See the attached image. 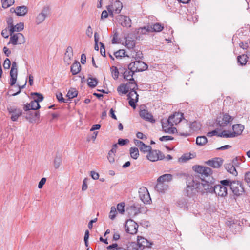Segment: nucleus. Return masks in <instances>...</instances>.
Instances as JSON below:
<instances>
[{"label":"nucleus","instance_id":"nucleus-1","mask_svg":"<svg viewBox=\"0 0 250 250\" xmlns=\"http://www.w3.org/2000/svg\"><path fill=\"white\" fill-rule=\"evenodd\" d=\"M192 169L196 173L195 174H180L186 177L187 187L184 191L185 195L194 200L198 193L202 194L205 192L213 193L214 186L212 184L203 180L212 174V169L200 165L193 166Z\"/></svg>","mask_w":250,"mask_h":250},{"label":"nucleus","instance_id":"nucleus-2","mask_svg":"<svg viewBox=\"0 0 250 250\" xmlns=\"http://www.w3.org/2000/svg\"><path fill=\"white\" fill-rule=\"evenodd\" d=\"M201 125L200 123L194 121L189 125L187 122L184 125H180L178 127L179 135L187 137L190 135L191 130L194 131L200 129Z\"/></svg>","mask_w":250,"mask_h":250},{"label":"nucleus","instance_id":"nucleus-3","mask_svg":"<svg viewBox=\"0 0 250 250\" xmlns=\"http://www.w3.org/2000/svg\"><path fill=\"white\" fill-rule=\"evenodd\" d=\"M221 184L214 185L213 193L218 196L225 197L227 193V188L229 185V179H225L220 181Z\"/></svg>","mask_w":250,"mask_h":250},{"label":"nucleus","instance_id":"nucleus-4","mask_svg":"<svg viewBox=\"0 0 250 250\" xmlns=\"http://www.w3.org/2000/svg\"><path fill=\"white\" fill-rule=\"evenodd\" d=\"M229 181V185L228 187L230 188L232 193L236 196H238L242 195L244 192V188L243 183L241 181L231 180Z\"/></svg>","mask_w":250,"mask_h":250},{"label":"nucleus","instance_id":"nucleus-5","mask_svg":"<svg viewBox=\"0 0 250 250\" xmlns=\"http://www.w3.org/2000/svg\"><path fill=\"white\" fill-rule=\"evenodd\" d=\"M128 69H133L135 72H142L148 68L147 65L142 61H135L128 64Z\"/></svg>","mask_w":250,"mask_h":250},{"label":"nucleus","instance_id":"nucleus-6","mask_svg":"<svg viewBox=\"0 0 250 250\" xmlns=\"http://www.w3.org/2000/svg\"><path fill=\"white\" fill-rule=\"evenodd\" d=\"M7 109L9 114L11 115V120L14 122L17 121L19 117L22 114V110L15 106H9Z\"/></svg>","mask_w":250,"mask_h":250},{"label":"nucleus","instance_id":"nucleus-7","mask_svg":"<svg viewBox=\"0 0 250 250\" xmlns=\"http://www.w3.org/2000/svg\"><path fill=\"white\" fill-rule=\"evenodd\" d=\"M146 157L151 162H156L159 160H163L164 158V155L161 151L153 150L151 148L146 155Z\"/></svg>","mask_w":250,"mask_h":250},{"label":"nucleus","instance_id":"nucleus-8","mask_svg":"<svg viewBox=\"0 0 250 250\" xmlns=\"http://www.w3.org/2000/svg\"><path fill=\"white\" fill-rule=\"evenodd\" d=\"M126 232L130 234H135L137 232L138 225L133 220L128 219L125 225Z\"/></svg>","mask_w":250,"mask_h":250},{"label":"nucleus","instance_id":"nucleus-9","mask_svg":"<svg viewBox=\"0 0 250 250\" xmlns=\"http://www.w3.org/2000/svg\"><path fill=\"white\" fill-rule=\"evenodd\" d=\"M137 241V244H135V245L138 248L133 247L134 249H136V250H143L144 248H150L152 245V242L142 236H138ZM133 247H134V245Z\"/></svg>","mask_w":250,"mask_h":250},{"label":"nucleus","instance_id":"nucleus-10","mask_svg":"<svg viewBox=\"0 0 250 250\" xmlns=\"http://www.w3.org/2000/svg\"><path fill=\"white\" fill-rule=\"evenodd\" d=\"M183 118V114L180 112H175L172 115H170L168 119H167V124L170 126H173L174 125H177L179 123Z\"/></svg>","mask_w":250,"mask_h":250},{"label":"nucleus","instance_id":"nucleus-11","mask_svg":"<svg viewBox=\"0 0 250 250\" xmlns=\"http://www.w3.org/2000/svg\"><path fill=\"white\" fill-rule=\"evenodd\" d=\"M119 24L124 27L129 28L131 26V20L128 16L119 15L116 18Z\"/></svg>","mask_w":250,"mask_h":250},{"label":"nucleus","instance_id":"nucleus-12","mask_svg":"<svg viewBox=\"0 0 250 250\" xmlns=\"http://www.w3.org/2000/svg\"><path fill=\"white\" fill-rule=\"evenodd\" d=\"M172 179V175L170 174H165L160 176L158 179V184L156 186V188L159 192H162L163 189L161 188L162 184L165 182H169Z\"/></svg>","mask_w":250,"mask_h":250},{"label":"nucleus","instance_id":"nucleus-13","mask_svg":"<svg viewBox=\"0 0 250 250\" xmlns=\"http://www.w3.org/2000/svg\"><path fill=\"white\" fill-rule=\"evenodd\" d=\"M139 197L144 204H148L151 201L150 196L147 188L142 187L139 190Z\"/></svg>","mask_w":250,"mask_h":250},{"label":"nucleus","instance_id":"nucleus-14","mask_svg":"<svg viewBox=\"0 0 250 250\" xmlns=\"http://www.w3.org/2000/svg\"><path fill=\"white\" fill-rule=\"evenodd\" d=\"M17 75L18 69L17 63L15 62H13L12 63V66L10 72V76L11 78L9 84L10 85L13 86L16 83L17 79Z\"/></svg>","mask_w":250,"mask_h":250},{"label":"nucleus","instance_id":"nucleus-15","mask_svg":"<svg viewBox=\"0 0 250 250\" xmlns=\"http://www.w3.org/2000/svg\"><path fill=\"white\" fill-rule=\"evenodd\" d=\"M233 120V117L226 113L223 114L221 119L217 118L216 121L220 127H225Z\"/></svg>","mask_w":250,"mask_h":250},{"label":"nucleus","instance_id":"nucleus-16","mask_svg":"<svg viewBox=\"0 0 250 250\" xmlns=\"http://www.w3.org/2000/svg\"><path fill=\"white\" fill-rule=\"evenodd\" d=\"M49 7L48 6H44L42 12L39 13L36 17V22L37 24H40L42 23L45 19L47 15L49 14Z\"/></svg>","mask_w":250,"mask_h":250},{"label":"nucleus","instance_id":"nucleus-17","mask_svg":"<svg viewBox=\"0 0 250 250\" xmlns=\"http://www.w3.org/2000/svg\"><path fill=\"white\" fill-rule=\"evenodd\" d=\"M223 160L220 157H215L206 161L205 163L215 168H219L223 164Z\"/></svg>","mask_w":250,"mask_h":250},{"label":"nucleus","instance_id":"nucleus-18","mask_svg":"<svg viewBox=\"0 0 250 250\" xmlns=\"http://www.w3.org/2000/svg\"><path fill=\"white\" fill-rule=\"evenodd\" d=\"M40 112L39 111H29L26 112L25 118L30 123H33L39 119Z\"/></svg>","mask_w":250,"mask_h":250},{"label":"nucleus","instance_id":"nucleus-19","mask_svg":"<svg viewBox=\"0 0 250 250\" xmlns=\"http://www.w3.org/2000/svg\"><path fill=\"white\" fill-rule=\"evenodd\" d=\"M139 115L141 118L146 121L151 123H154L155 122V120L153 119L152 114L146 109L141 110L139 112Z\"/></svg>","mask_w":250,"mask_h":250},{"label":"nucleus","instance_id":"nucleus-20","mask_svg":"<svg viewBox=\"0 0 250 250\" xmlns=\"http://www.w3.org/2000/svg\"><path fill=\"white\" fill-rule=\"evenodd\" d=\"M127 87L128 88V91L130 90V92L127 94V97L130 98V96H133L134 94H137L136 90L138 89V85L134 80V81H129L126 83Z\"/></svg>","mask_w":250,"mask_h":250},{"label":"nucleus","instance_id":"nucleus-21","mask_svg":"<svg viewBox=\"0 0 250 250\" xmlns=\"http://www.w3.org/2000/svg\"><path fill=\"white\" fill-rule=\"evenodd\" d=\"M107 6H110L115 13L119 14L122 9L123 4L119 0H112L111 4Z\"/></svg>","mask_w":250,"mask_h":250},{"label":"nucleus","instance_id":"nucleus-22","mask_svg":"<svg viewBox=\"0 0 250 250\" xmlns=\"http://www.w3.org/2000/svg\"><path fill=\"white\" fill-rule=\"evenodd\" d=\"M73 56V52L72 47L69 46L66 49L64 56V62L66 65H69L71 63Z\"/></svg>","mask_w":250,"mask_h":250},{"label":"nucleus","instance_id":"nucleus-23","mask_svg":"<svg viewBox=\"0 0 250 250\" xmlns=\"http://www.w3.org/2000/svg\"><path fill=\"white\" fill-rule=\"evenodd\" d=\"M233 131L231 132L233 137L240 135L244 129V126L241 124H235L232 125Z\"/></svg>","mask_w":250,"mask_h":250},{"label":"nucleus","instance_id":"nucleus-24","mask_svg":"<svg viewBox=\"0 0 250 250\" xmlns=\"http://www.w3.org/2000/svg\"><path fill=\"white\" fill-rule=\"evenodd\" d=\"M128 214L130 216H135L141 212L140 209L139 207L133 205L126 209Z\"/></svg>","mask_w":250,"mask_h":250},{"label":"nucleus","instance_id":"nucleus-25","mask_svg":"<svg viewBox=\"0 0 250 250\" xmlns=\"http://www.w3.org/2000/svg\"><path fill=\"white\" fill-rule=\"evenodd\" d=\"M14 12L17 16H23L26 15L28 12V8L26 6H18Z\"/></svg>","mask_w":250,"mask_h":250},{"label":"nucleus","instance_id":"nucleus-26","mask_svg":"<svg viewBox=\"0 0 250 250\" xmlns=\"http://www.w3.org/2000/svg\"><path fill=\"white\" fill-rule=\"evenodd\" d=\"M24 28V24L22 22H20L17 23L16 25H11L10 26V28L9 29L10 34L12 35L14 32L21 31Z\"/></svg>","mask_w":250,"mask_h":250},{"label":"nucleus","instance_id":"nucleus-27","mask_svg":"<svg viewBox=\"0 0 250 250\" xmlns=\"http://www.w3.org/2000/svg\"><path fill=\"white\" fill-rule=\"evenodd\" d=\"M225 169L227 171L234 176H237L238 174L237 171L235 167L232 164L229 163L226 164L224 165Z\"/></svg>","mask_w":250,"mask_h":250},{"label":"nucleus","instance_id":"nucleus-28","mask_svg":"<svg viewBox=\"0 0 250 250\" xmlns=\"http://www.w3.org/2000/svg\"><path fill=\"white\" fill-rule=\"evenodd\" d=\"M135 73L134 69H129V71L125 70L123 73L124 78L126 80L129 81H134V79L133 78V75Z\"/></svg>","mask_w":250,"mask_h":250},{"label":"nucleus","instance_id":"nucleus-29","mask_svg":"<svg viewBox=\"0 0 250 250\" xmlns=\"http://www.w3.org/2000/svg\"><path fill=\"white\" fill-rule=\"evenodd\" d=\"M81 70V66L79 62L76 61L71 66V72L73 75H76Z\"/></svg>","mask_w":250,"mask_h":250},{"label":"nucleus","instance_id":"nucleus-30","mask_svg":"<svg viewBox=\"0 0 250 250\" xmlns=\"http://www.w3.org/2000/svg\"><path fill=\"white\" fill-rule=\"evenodd\" d=\"M151 32H159L163 30L164 26L160 23H156L149 25Z\"/></svg>","mask_w":250,"mask_h":250},{"label":"nucleus","instance_id":"nucleus-31","mask_svg":"<svg viewBox=\"0 0 250 250\" xmlns=\"http://www.w3.org/2000/svg\"><path fill=\"white\" fill-rule=\"evenodd\" d=\"M125 46L129 49H133L135 46V41L131 37H126Z\"/></svg>","mask_w":250,"mask_h":250},{"label":"nucleus","instance_id":"nucleus-32","mask_svg":"<svg viewBox=\"0 0 250 250\" xmlns=\"http://www.w3.org/2000/svg\"><path fill=\"white\" fill-rule=\"evenodd\" d=\"M208 139L205 136H198L196 138V143L198 146H203L207 144Z\"/></svg>","mask_w":250,"mask_h":250},{"label":"nucleus","instance_id":"nucleus-33","mask_svg":"<svg viewBox=\"0 0 250 250\" xmlns=\"http://www.w3.org/2000/svg\"><path fill=\"white\" fill-rule=\"evenodd\" d=\"M248 56L247 55L243 54L237 57V61L241 65L243 66L246 64L248 62Z\"/></svg>","mask_w":250,"mask_h":250},{"label":"nucleus","instance_id":"nucleus-34","mask_svg":"<svg viewBox=\"0 0 250 250\" xmlns=\"http://www.w3.org/2000/svg\"><path fill=\"white\" fill-rule=\"evenodd\" d=\"M117 91L119 94H126L128 92V88L126 84H121L118 87Z\"/></svg>","mask_w":250,"mask_h":250},{"label":"nucleus","instance_id":"nucleus-35","mask_svg":"<svg viewBox=\"0 0 250 250\" xmlns=\"http://www.w3.org/2000/svg\"><path fill=\"white\" fill-rule=\"evenodd\" d=\"M87 81L88 86L92 88L96 87L98 83V80L95 78L89 77Z\"/></svg>","mask_w":250,"mask_h":250},{"label":"nucleus","instance_id":"nucleus-36","mask_svg":"<svg viewBox=\"0 0 250 250\" xmlns=\"http://www.w3.org/2000/svg\"><path fill=\"white\" fill-rule=\"evenodd\" d=\"M151 32L149 25L140 27L137 29V33L142 35L146 34L147 33Z\"/></svg>","mask_w":250,"mask_h":250},{"label":"nucleus","instance_id":"nucleus-37","mask_svg":"<svg viewBox=\"0 0 250 250\" xmlns=\"http://www.w3.org/2000/svg\"><path fill=\"white\" fill-rule=\"evenodd\" d=\"M130 154L131 158L134 159H137L139 156V150L137 147H131L130 149Z\"/></svg>","mask_w":250,"mask_h":250},{"label":"nucleus","instance_id":"nucleus-38","mask_svg":"<svg viewBox=\"0 0 250 250\" xmlns=\"http://www.w3.org/2000/svg\"><path fill=\"white\" fill-rule=\"evenodd\" d=\"M78 95V91L75 88H71L68 91L67 94V97L68 98V100L70 99H72L74 97H77Z\"/></svg>","mask_w":250,"mask_h":250},{"label":"nucleus","instance_id":"nucleus-39","mask_svg":"<svg viewBox=\"0 0 250 250\" xmlns=\"http://www.w3.org/2000/svg\"><path fill=\"white\" fill-rule=\"evenodd\" d=\"M114 55L117 59H121L124 57H129L127 55H125V51L124 49H120L116 52H115Z\"/></svg>","mask_w":250,"mask_h":250},{"label":"nucleus","instance_id":"nucleus-40","mask_svg":"<svg viewBox=\"0 0 250 250\" xmlns=\"http://www.w3.org/2000/svg\"><path fill=\"white\" fill-rule=\"evenodd\" d=\"M135 95H136V99L135 100L132 98V96H130V98L127 97V99H129L128 103L129 105L134 109L136 108V103L138 100V95L137 94Z\"/></svg>","mask_w":250,"mask_h":250},{"label":"nucleus","instance_id":"nucleus-41","mask_svg":"<svg viewBox=\"0 0 250 250\" xmlns=\"http://www.w3.org/2000/svg\"><path fill=\"white\" fill-rule=\"evenodd\" d=\"M218 137L224 138H233L231 132H229L228 130H223L221 133H218Z\"/></svg>","mask_w":250,"mask_h":250},{"label":"nucleus","instance_id":"nucleus-42","mask_svg":"<svg viewBox=\"0 0 250 250\" xmlns=\"http://www.w3.org/2000/svg\"><path fill=\"white\" fill-rule=\"evenodd\" d=\"M2 6L3 8H7L14 3V0H1Z\"/></svg>","mask_w":250,"mask_h":250},{"label":"nucleus","instance_id":"nucleus-43","mask_svg":"<svg viewBox=\"0 0 250 250\" xmlns=\"http://www.w3.org/2000/svg\"><path fill=\"white\" fill-rule=\"evenodd\" d=\"M11 35V37L10 38V41L9 42V43H12L13 45H15L18 44V33L13 34Z\"/></svg>","mask_w":250,"mask_h":250},{"label":"nucleus","instance_id":"nucleus-44","mask_svg":"<svg viewBox=\"0 0 250 250\" xmlns=\"http://www.w3.org/2000/svg\"><path fill=\"white\" fill-rule=\"evenodd\" d=\"M62 162L61 158L59 155H56L54 160V166L57 169L60 166Z\"/></svg>","mask_w":250,"mask_h":250},{"label":"nucleus","instance_id":"nucleus-45","mask_svg":"<svg viewBox=\"0 0 250 250\" xmlns=\"http://www.w3.org/2000/svg\"><path fill=\"white\" fill-rule=\"evenodd\" d=\"M32 95L37 96V98L33 100L36 103L39 104V102H42L43 100V95L39 93L35 92L32 93Z\"/></svg>","mask_w":250,"mask_h":250},{"label":"nucleus","instance_id":"nucleus-46","mask_svg":"<svg viewBox=\"0 0 250 250\" xmlns=\"http://www.w3.org/2000/svg\"><path fill=\"white\" fill-rule=\"evenodd\" d=\"M107 249L108 250H126L125 249L122 247H118V245L117 243L113 244L112 245L108 246L107 247Z\"/></svg>","mask_w":250,"mask_h":250},{"label":"nucleus","instance_id":"nucleus-47","mask_svg":"<svg viewBox=\"0 0 250 250\" xmlns=\"http://www.w3.org/2000/svg\"><path fill=\"white\" fill-rule=\"evenodd\" d=\"M116 208L115 207L113 206L111 208V210L109 213V217L111 220H114L116 216Z\"/></svg>","mask_w":250,"mask_h":250},{"label":"nucleus","instance_id":"nucleus-48","mask_svg":"<svg viewBox=\"0 0 250 250\" xmlns=\"http://www.w3.org/2000/svg\"><path fill=\"white\" fill-rule=\"evenodd\" d=\"M56 97L58 101L60 103H67L68 102V99H65L63 98L62 93H59L58 94H57Z\"/></svg>","mask_w":250,"mask_h":250},{"label":"nucleus","instance_id":"nucleus-49","mask_svg":"<svg viewBox=\"0 0 250 250\" xmlns=\"http://www.w3.org/2000/svg\"><path fill=\"white\" fill-rule=\"evenodd\" d=\"M140 150L141 152H148L150 150L152 147L150 146L146 145L144 143V144L140 147Z\"/></svg>","mask_w":250,"mask_h":250},{"label":"nucleus","instance_id":"nucleus-50","mask_svg":"<svg viewBox=\"0 0 250 250\" xmlns=\"http://www.w3.org/2000/svg\"><path fill=\"white\" fill-rule=\"evenodd\" d=\"M125 204L124 202L120 203L118 204L117 206V209L118 211L121 213V214H123L125 212Z\"/></svg>","mask_w":250,"mask_h":250},{"label":"nucleus","instance_id":"nucleus-51","mask_svg":"<svg viewBox=\"0 0 250 250\" xmlns=\"http://www.w3.org/2000/svg\"><path fill=\"white\" fill-rule=\"evenodd\" d=\"M31 108L32 110H36L41 108V106L38 103H36L34 101H32L30 103Z\"/></svg>","mask_w":250,"mask_h":250},{"label":"nucleus","instance_id":"nucleus-52","mask_svg":"<svg viewBox=\"0 0 250 250\" xmlns=\"http://www.w3.org/2000/svg\"><path fill=\"white\" fill-rule=\"evenodd\" d=\"M113 68H114V69L112 70V71L111 72L112 76L114 79L116 80L118 78V76H119L118 69L116 67H113V66L112 68H111V69H112Z\"/></svg>","mask_w":250,"mask_h":250},{"label":"nucleus","instance_id":"nucleus-53","mask_svg":"<svg viewBox=\"0 0 250 250\" xmlns=\"http://www.w3.org/2000/svg\"><path fill=\"white\" fill-rule=\"evenodd\" d=\"M115 154L113 153L112 151H109L108 153L107 159L110 163H113L115 161Z\"/></svg>","mask_w":250,"mask_h":250},{"label":"nucleus","instance_id":"nucleus-54","mask_svg":"<svg viewBox=\"0 0 250 250\" xmlns=\"http://www.w3.org/2000/svg\"><path fill=\"white\" fill-rule=\"evenodd\" d=\"M18 44H21L25 42V39L22 34L18 33Z\"/></svg>","mask_w":250,"mask_h":250},{"label":"nucleus","instance_id":"nucleus-55","mask_svg":"<svg viewBox=\"0 0 250 250\" xmlns=\"http://www.w3.org/2000/svg\"><path fill=\"white\" fill-rule=\"evenodd\" d=\"M177 205L180 208L185 207L187 205V201L185 199H181L177 201Z\"/></svg>","mask_w":250,"mask_h":250},{"label":"nucleus","instance_id":"nucleus-56","mask_svg":"<svg viewBox=\"0 0 250 250\" xmlns=\"http://www.w3.org/2000/svg\"><path fill=\"white\" fill-rule=\"evenodd\" d=\"M175 131H176L177 133L179 135L178 129H177L175 127H172V126H170L169 128H167L166 130H165V132L168 133H174Z\"/></svg>","mask_w":250,"mask_h":250},{"label":"nucleus","instance_id":"nucleus-57","mask_svg":"<svg viewBox=\"0 0 250 250\" xmlns=\"http://www.w3.org/2000/svg\"><path fill=\"white\" fill-rule=\"evenodd\" d=\"M10 34L9 28H6L2 30L1 35L4 38H8Z\"/></svg>","mask_w":250,"mask_h":250},{"label":"nucleus","instance_id":"nucleus-58","mask_svg":"<svg viewBox=\"0 0 250 250\" xmlns=\"http://www.w3.org/2000/svg\"><path fill=\"white\" fill-rule=\"evenodd\" d=\"M11 65L10 60L8 58H6L3 63V67L5 69H8L10 68Z\"/></svg>","mask_w":250,"mask_h":250},{"label":"nucleus","instance_id":"nucleus-59","mask_svg":"<svg viewBox=\"0 0 250 250\" xmlns=\"http://www.w3.org/2000/svg\"><path fill=\"white\" fill-rule=\"evenodd\" d=\"M162 126L163 130L165 132L167 128L170 127L169 125L167 124V120H162Z\"/></svg>","mask_w":250,"mask_h":250},{"label":"nucleus","instance_id":"nucleus-60","mask_svg":"<svg viewBox=\"0 0 250 250\" xmlns=\"http://www.w3.org/2000/svg\"><path fill=\"white\" fill-rule=\"evenodd\" d=\"M245 181L250 188V171L247 172L245 174Z\"/></svg>","mask_w":250,"mask_h":250},{"label":"nucleus","instance_id":"nucleus-61","mask_svg":"<svg viewBox=\"0 0 250 250\" xmlns=\"http://www.w3.org/2000/svg\"><path fill=\"white\" fill-rule=\"evenodd\" d=\"M143 58V53L141 51H137L136 53L135 59L136 61H141V60Z\"/></svg>","mask_w":250,"mask_h":250},{"label":"nucleus","instance_id":"nucleus-62","mask_svg":"<svg viewBox=\"0 0 250 250\" xmlns=\"http://www.w3.org/2000/svg\"><path fill=\"white\" fill-rule=\"evenodd\" d=\"M190 159H191L190 154L189 156L188 154H184L179 159V161L185 162Z\"/></svg>","mask_w":250,"mask_h":250},{"label":"nucleus","instance_id":"nucleus-63","mask_svg":"<svg viewBox=\"0 0 250 250\" xmlns=\"http://www.w3.org/2000/svg\"><path fill=\"white\" fill-rule=\"evenodd\" d=\"M85 34L89 38H91L92 37L93 31L92 28L90 25L88 26L85 32Z\"/></svg>","mask_w":250,"mask_h":250},{"label":"nucleus","instance_id":"nucleus-64","mask_svg":"<svg viewBox=\"0 0 250 250\" xmlns=\"http://www.w3.org/2000/svg\"><path fill=\"white\" fill-rule=\"evenodd\" d=\"M129 142V140L127 139H123L120 138L118 140V144L120 146H124Z\"/></svg>","mask_w":250,"mask_h":250}]
</instances>
